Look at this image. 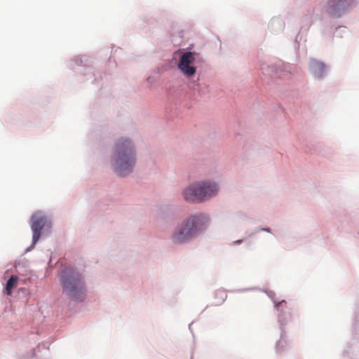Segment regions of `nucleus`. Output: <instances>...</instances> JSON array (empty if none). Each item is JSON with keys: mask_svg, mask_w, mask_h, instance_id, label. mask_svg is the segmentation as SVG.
Listing matches in <instances>:
<instances>
[{"mask_svg": "<svg viewBox=\"0 0 359 359\" xmlns=\"http://www.w3.org/2000/svg\"><path fill=\"white\" fill-rule=\"evenodd\" d=\"M208 222V217L204 214L190 217L175 229L172 241L175 244H181L191 240L205 227Z\"/></svg>", "mask_w": 359, "mask_h": 359, "instance_id": "f257e3e1", "label": "nucleus"}, {"mask_svg": "<svg viewBox=\"0 0 359 359\" xmlns=\"http://www.w3.org/2000/svg\"><path fill=\"white\" fill-rule=\"evenodd\" d=\"M116 172L119 176H125L132 172L135 165L134 150L128 140L118 141L115 148Z\"/></svg>", "mask_w": 359, "mask_h": 359, "instance_id": "f03ea898", "label": "nucleus"}, {"mask_svg": "<svg viewBox=\"0 0 359 359\" xmlns=\"http://www.w3.org/2000/svg\"><path fill=\"white\" fill-rule=\"evenodd\" d=\"M61 283L63 292L74 300L81 299L86 292L81 274L73 269L63 271Z\"/></svg>", "mask_w": 359, "mask_h": 359, "instance_id": "7ed1b4c3", "label": "nucleus"}, {"mask_svg": "<svg viewBox=\"0 0 359 359\" xmlns=\"http://www.w3.org/2000/svg\"><path fill=\"white\" fill-rule=\"evenodd\" d=\"M218 191L216 184L201 182L190 185L184 191V199L187 201L201 202L215 196Z\"/></svg>", "mask_w": 359, "mask_h": 359, "instance_id": "20e7f679", "label": "nucleus"}, {"mask_svg": "<svg viewBox=\"0 0 359 359\" xmlns=\"http://www.w3.org/2000/svg\"><path fill=\"white\" fill-rule=\"evenodd\" d=\"M196 55L194 52H186L180 59L178 68L187 77L192 76L196 73V69L194 64Z\"/></svg>", "mask_w": 359, "mask_h": 359, "instance_id": "39448f33", "label": "nucleus"}, {"mask_svg": "<svg viewBox=\"0 0 359 359\" xmlns=\"http://www.w3.org/2000/svg\"><path fill=\"white\" fill-rule=\"evenodd\" d=\"M354 0H330L327 11L333 16L339 17L353 3Z\"/></svg>", "mask_w": 359, "mask_h": 359, "instance_id": "423d86ee", "label": "nucleus"}, {"mask_svg": "<svg viewBox=\"0 0 359 359\" xmlns=\"http://www.w3.org/2000/svg\"><path fill=\"white\" fill-rule=\"evenodd\" d=\"M46 224V217L41 213H35L32 216L31 229L33 232L32 245H35L39 241L41 231Z\"/></svg>", "mask_w": 359, "mask_h": 359, "instance_id": "0eeeda50", "label": "nucleus"}, {"mask_svg": "<svg viewBox=\"0 0 359 359\" xmlns=\"http://www.w3.org/2000/svg\"><path fill=\"white\" fill-rule=\"evenodd\" d=\"M309 67L312 73L318 78H322L326 72V66L323 62L314 59L309 61Z\"/></svg>", "mask_w": 359, "mask_h": 359, "instance_id": "6e6552de", "label": "nucleus"}, {"mask_svg": "<svg viewBox=\"0 0 359 359\" xmlns=\"http://www.w3.org/2000/svg\"><path fill=\"white\" fill-rule=\"evenodd\" d=\"M18 280V277L17 276H12L7 281L6 285V291L8 295L11 294L12 289L16 286Z\"/></svg>", "mask_w": 359, "mask_h": 359, "instance_id": "1a4fd4ad", "label": "nucleus"}, {"mask_svg": "<svg viewBox=\"0 0 359 359\" xmlns=\"http://www.w3.org/2000/svg\"><path fill=\"white\" fill-rule=\"evenodd\" d=\"M241 242H242V241H241V240H239V241H236V243H241Z\"/></svg>", "mask_w": 359, "mask_h": 359, "instance_id": "9d476101", "label": "nucleus"}, {"mask_svg": "<svg viewBox=\"0 0 359 359\" xmlns=\"http://www.w3.org/2000/svg\"><path fill=\"white\" fill-rule=\"evenodd\" d=\"M264 231H269L268 229H264Z\"/></svg>", "mask_w": 359, "mask_h": 359, "instance_id": "9b49d317", "label": "nucleus"}]
</instances>
